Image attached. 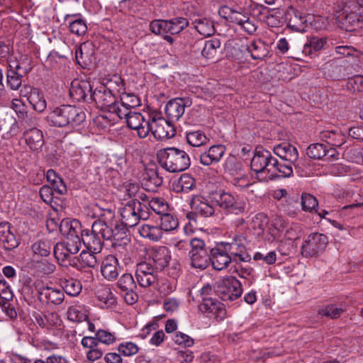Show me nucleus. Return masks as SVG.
Listing matches in <instances>:
<instances>
[{
    "label": "nucleus",
    "instance_id": "obj_1",
    "mask_svg": "<svg viewBox=\"0 0 363 363\" xmlns=\"http://www.w3.org/2000/svg\"><path fill=\"white\" fill-rule=\"evenodd\" d=\"M89 216L97 218L91 225V230L81 231V240L86 248L95 253H100L104 240H111L121 229L116 220L115 212L100 203H95L89 208Z\"/></svg>",
    "mask_w": 363,
    "mask_h": 363
},
{
    "label": "nucleus",
    "instance_id": "obj_2",
    "mask_svg": "<svg viewBox=\"0 0 363 363\" xmlns=\"http://www.w3.org/2000/svg\"><path fill=\"white\" fill-rule=\"evenodd\" d=\"M48 121L55 127L74 128L86 120L85 113L71 105H61L53 108L47 116Z\"/></svg>",
    "mask_w": 363,
    "mask_h": 363
},
{
    "label": "nucleus",
    "instance_id": "obj_3",
    "mask_svg": "<svg viewBox=\"0 0 363 363\" xmlns=\"http://www.w3.org/2000/svg\"><path fill=\"white\" fill-rule=\"evenodd\" d=\"M160 164L169 172H179L186 169L190 166L188 154L176 147H167L157 152Z\"/></svg>",
    "mask_w": 363,
    "mask_h": 363
},
{
    "label": "nucleus",
    "instance_id": "obj_4",
    "mask_svg": "<svg viewBox=\"0 0 363 363\" xmlns=\"http://www.w3.org/2000/svg\"><path fill=\"white\" fill-rule=\"evenodd\" d=\"M277 160L272 157L271 152L265 149L257 148L251 160V169L257 174V177L262 182L274 179Z\"/></svg>",
    "mask_w": 363,
    "mask_h": 363
},
{
    "label": "nucleus",
    "instance_id": "obj_5",
    "mask_svg": "<svg viewBox=\"0 0 363 363\" xmlns=\"http://www.w3.org/2000/svg\"><path fill=\"white\" fill-rule=\"evenodd\" d=\"M145 206L138 200H131L125 203L120 208V214L121 217V223L123 226L126 228H132L135 226L140 220H146L149 217V214L146 210L143 208ZM121 229V225L118 224Z\"/></svg>",
    "mask_w": 363,
    "mask_h": 363
},
{
    "label": "nucleus",
    "instance_id": "obj_6",
    "mask_svg": "<svg viewBox=\"0 0 363 363\" xmlns=\"http://www.w3.org/2000/svg\"><path fill=\"white\" fill-rule=\"evenodd\" d=\"M220 244L233 257V262H247L251 259L246 250L247 240L243 235L235 234L229 241L221 242Z\"/></svg>",
    "mask_w": 363,
    "mask_h": 363
},
{
    "label": "nucleus",
    "instance_id": "obj_7",
    "mask_svg": "<svg viewBox=\"0 0 363 363\" xmlns=\"http://www.w3.org/2000/svg\"><path fill=\"white\" fill-rule=\"evenodd\" d=\"M210 250L206 247L203 240L193 238L191 240V250L189 257L191 265L193 268L203 270L210 262Z\"/></svg>",
    "mask_w": 363,
    "mask_h": 363
},
{
    "label": "nucleus",
    "instance_id": "obj_8",
    "mask_svg": "<svg viewBox=\"0 0 363 363\" xmlns=\"http://www.w3.org/2000/svg\"><path fill=\"white\" fill-rule=\"evenodd\" d=\"M216 294L224 301H233L242 293V284L235 277L228 276L217 282Z\"/></svg>",
    "mask_w": 363,
    "mask_h": 363
},
{
    "label": "nucleus",
    "instance_id": "obj_9",
    "mask_svg": "<svg viewBox=\"0 0 363 363\" xmlns=\"http://www.w3.org/2000/svg\"><path fill=\"white\" fill-rule=\"evenodd\" d=\"M126 116H118L119 118H125L127 125L129 128L135 130L137 135L140 138H145L150 133L151 125L150 123V117L151 116L147 115V117L141 113L135 111H128Z\"/></svg>",
    "mask_w": 363,
    "mask_h": 363
},
{
    "label": "nucleus",
    "instance_id": "obj_10",
    "mask_svg": "<svg viewBox=\"0 0 363 363\" xmlns=\"http://www.w3.org/2000/svg\"><path fill=\"white\" fill-rule=\"evenodd\" d=\"M328 243L326 235L319 233H311L301 247V254L306 257L318 256L322 253Z\"/></svg>",
    "mask_w": 363,
    "mask_h": 363
},
{
    "label": "nucleus",
    "instance_id": "obj_11",
    "mask_svg": "<svg viewBox=\"0 0 363 363\" xmlns=\"http://www.w3.org/2000/svg\"><path fill=\"white\" fill-rule=\"evenodd\" d=\"M213 200L220 208L228 213L239 214L245 211V201L230 193H216L213 195Z\"/></svg>",
    "mask_w": 363,
    "mask_h": 363
},
{
    "label": "nucleus",
    "instance_id": "obj_12",
    "mask_svg": "<svg viewBox=\"0 0 363 363\" xmlns=\"http://www.w3.org/2000/svg\"><path fill=\"white\" fill-rule=\"evenodd\" d=\"M172 121L155 114L150 117V133L157 140L169 139L174 136L175 130Z\"/></svg>",
    "mask_w": 363,
    "mask_h": 363
},
{
    "label": "nucleus",
    "instance_id": "obj_13",
    "mask_svg": "<svg viewBox=\"0 0 363 363\" xmlns=\"http://www.w3.org/2000/svg\"><path fill=\"white\" fill-rule=\"evenodd\" d=\"M8 64L7 84L11 89L17 90L22 84L23 74L30 71V68L28 66L22 67L17 60L12 57L9 59Z\"/></svg>",
    "mask_w": 363,
    "mask_h": 363
},
{
    "label": "nucleus",
    "instance_id": "obj_14",
    "mask_svg": "<svg viewBox=\"0 0 363 363\" xmlns=\"http://www.w3.org/2000/svg\"><path fill=\"white\" fill-rule=\"evenodd\" d=\"M92 87L89 82L75 79L71 83L70 96L77 101L91 102Z\"/></svg>",
    "mask_w": 363,
    "mask_h": 363
},
{
    "label": "nucleus",
    "instance_id": "obj_15",
    "mask_svg": "<svg viewBox=\"0 0 363 363\" xmlns=\"http://www.w3.org/2000/svg\"><path fill=\"white\" fill-rule=\"evenodd\" d=\"M37 290L38 300L43 305L59 306L65 299L64 292L60 289L43 286Z\"/></svg>",
    "mask_w": 363,
    "mask_h": 363
},
{
    "label": "nucleus",
    "instance_id": "obj_16",
    "mask_svg": "<svg viewBox=\"0 0 363 363\" xmlns=\"http://www.w3.org/2000/svg\"><path fill=\"white\" fill-rule=\"evenodd\" d=\"M157 272L152 263L147 260L138 264L135 277L139 285L142 287H148L154 284L157 279Z\"/></svg>",
    "mask_w": 363,
    "mask_h": 363
},
{
    "label": "nucleus",
    "instance_id": "obj_17",
    "mask_svg": "<svg viewBox=\"0 0 363 363\" xmlns=\"http://www.w3.org/2000/svg\"><path fill=\"white\" fill-rule=\"evenodd\" d=\"M94 101L97 106L111 113L116 116V110L113 111V106H116L118 99L103 86L93 92L91 102Z\"/></svg>",
    "mask_w": 363,
    "mask_h": 363
},
{
    "label": "nucleus",
    "instance_id": "obj_18",
    "mask_svg": "<svg viewBox=\"0 0 363 363\" xmlns=\"http://www.w3.org/2000/svg\"><path fill=\"white\" fill-rule=\"evenodd\" d=\"M191 105L188 98H176L170 100L165 106V113L168 120L177 121L184 115L185 108Z\"/></svg>",
    "mask_w": 363,
    "mask_h": 363
},
{
    "label": "nucleus",
    "instance_id": "obj_19",
    "mask_svg": "<svg viewBox=\"0 0 363 363\" xmlns=\"http://www.w3.org/2000/svg\"><path fill=\"white\" fill-rule=\"evenodd\" d=\"M170 259L169 250L165 246H160L150 250L147 261L152 263L157 270H162L168 265Z\"/></svg>",
    "mask_w": 363,
    "mask_h": 363
},
{
    "label": "nucleus",
    "instance_id": "obj_20",
    "mask_svg": "<svg viewBox=\"0 0 363 363\" xmlns=\"http://www.w3.org/2000/svg\"><path fill=\"white\" fill-rule=\"evenodd\" d=\"M21 92L23 96L27 98L28 102L35 111L42 113L45 110L47 103L43 92L38 89L29 86H24Z\"/></svg>",
    "mask_w": 363,
    "mask_h": 363
},
{
    "label": "nucleus",
    "instance_id": "obj_21",
    "mask_svg": "<svg viewBox=\"0 0 363 363\" xmlns=\"http://www.w3.org/2000/svg\"><path fill=\"white\" fill-rule=\"evenodd\" d=\"M140 105V100L139 97L133 94L124 91L118 100L117 106L113 108L112 110H116V116H126L128 111H133V108Z\"/></svg>",
    "mask_w": 363,
    "mask_h": 363
},
{
    "label": "nucleus",
    "instance_id": "obj_22",
    "mask_svg": "<svg viewBox=\"0 0 363 363\" xmlns=\"http://www.w3.org/2000/svg\"><path fill=\"white\" fill-rule=\"evenodd\" d=\"M210 262L213 269L220 271L225 269L233 261V257L219 244L216 248L211 250Z\"/></svg>",
    "mask_w": 363,
    "mask_h": 363
},
{
    "label": "nucleus",
    "instance_id": "obj_23",
    "mask_svg": "<svg viewBox=\"0 0 363 363\" xmlns=\"http://www.w3.org/2000/svg\"><path fill=\"white\" fill-rule=\"evenodd\" d=\"M324 69L325 74L333 80L348 79L349 76L352 74L351 67L339 65L335 60L326 63Z\"/></svg>",
    "mask_w": 363,
    "mask_h": 363
},
{
    "label": "nucleus",
    "instance_id": "obj_24",
    "mask_svg": "<svg viewBox=\"0 0 363 363\" xmlns=\"http://www.w3.org/2000/svg\"><path fill=\"white\" fill-rule=\"evenodd\" d=\"M101 273L108 281L115 280L118 277L120 273V267L115 256L110 255L105 257L101 262Z\"/></svg>",
    "mask_w": 363,
    "mask_h": 363
},
{
    "label": "nucleus",
    "instance_id": "obj_25",
    "mask_svg": "<svg viewBox=\"0 0 363 363\" xmlns=\"http://www.w3.org/2000/svg\"><path fill=\"white\" fill-rule=\"evenodd\" d=\"M99 254L87 249L83 250L74 261L73 265L79 270H83L86 268L93 269L98 265Z\"/></svg>",
    "mask_w": 363,
    "mask_h": 363
},
{
    "label": "nucleus",
    "instance_id": "obj_26",
    "mask_svg": "<svg viewBox=\"0 0 363 363\" xmlns=\"http://www.w3.org/2000/svg\"><path fill=\"white\" fill-rule=\"evenodd\" d=\"M226 148L223 145H214L208 150L200 155V162L205 166H209L218 162L225 153Z\"/></svg>",
    "mask_w": 363,
    "mask_h": 363
},
{
    "label": "nucleus",
    "instance_id": "obj_27",
    "mask_svg": "<svg viewBox=\"0 0 363 363\" xmlns=\"http://www.w3.org/2000/svg\"><path fill=\"white\" fill-rule=\"evenodd\" d=\"M199 308L201 312L211 314L217 318H222L225 313L223 304L212 297L203 298Z\"/></svg>",
    "mask_w": 363,
    "mask_h": 363
},
{
    "label": "nucleus",
    "instance_id": "obj_28",
    "mask_svg": "<svg viewBox=\"0 0 363 363\" xmlns=\"http://www.w3.org/2000/svg\"><path fill=\"white\" fill-rule=\"evenodd\" d=\"M289 223L282 217L277 216L273 221L272 226L269 228L268 235L266 238L269 243L281 240V238Z\"/></svg>",
    "mask_w": 363,
    "mask_h": 363
},
{
    "label": "nucleus",
    "instance_id": "obj_29",
    "mask_svg": "<svg viewBox=\"0 0 363 363\" xmlns=\"http://www.w3.org/2000/svg\"><path fill=\"white\" fill-rule=\"evenodd\" d=\"M274 153L281 159L294 163L298 158L297 149L287 143H283L275 145L273 148Z\"/></svg>",
    "mask_w": 363,
    "mask_h": 363
},
{
    "label": "nucleus",
    "instance_id": "obj_30",
    "mask_svg": "<svg viewBox=\"0 0 363 363\" xmlns=\"http://www.w3.org/2000/svg\"><path fill=\"white\" fill-rule=\"evenodd\" d=\"M35 319L39 326L48 330L60 329L62 324L60 315L55 312L48 313L45 315L37 314Z\"/></svg>",
    "mask_w": 363,
    "mask_h": 363
},
{
    "label": "nucleus",
    "instance_id": "obj_31",
    "mask_svg": "<svg viewBox=\"0 0 363 363\" xmlns=\"http://www.w3.org/2000/svg\"><path fill=\"white\" fill-rule=\"evenodd\" d=\"M65 21H68L69 31L77 35L83 36L87 32V26L85 20L80 18V14H67Z\"/></svg>",
    "mask_w": 363,
    "mask_h": 363
},
{
    "label": "nucleus",
    "instance_id": "obj_32",
    "mask_svg": "<svg viewBox=\"0 0 363 363\" xmlns=\"http://www.w3.org/2000/svg\"><path fill=\"white\" fill-rule=\"evenodd\" d=\"M191 208L196 214L208 217L214 213L213 207L203 196H195L191 201Z\"/></svg>",
    "mask_w": 363,
    "mask_h": 363
},
{
    "label": "nucleus",
    "instance_id": "obj_33",
    "mask_svg": "<svg viewBox=\"0 0 363 363\" xmlns=\"http://www.w3.org/2000/svg\"><path fill=\"white\" fill-rule=\"evenodd\" d=\"M26 144L31 150H38L44 144L43 136L41 130L38 128H31L24 133Z\"/></svg>",
    "mask_w": 363,
    "mask_h": 363
},
{
    "label": "nucleus",
    "instance_id": "obj_34",
    "mask_svg": "<svg viewBox=\"0 0 363 363\" xmlns=\"http://www.w3.org/2000/svg\"><path fill=\"white\" fill-rule=\"evenodd\" d=\"M138 233L143 238L154 242L159 241L163 237V233L159 224H143L138 228Z\"/></svg>",
    "mask_w": 363,
    "mask_h": 363
},
{
    "label": "nucleus",
    "instance_id": "obj_35",
    "mask_svg": "<svg viewBox=\"0 0 363 363\" xmlns=\"http://www.w3.org/2000/svg\"><path fill=\"white\" fill-rule=\"evenodd\" d=\"M67 319L72 322L80 323L88 318V311L85 306L74 304L70 306L67 311Z\"/></svg>",
    "mask_w": 363,
    "mask_h": 363
},
{
    "label": "nucleus",
    "instance_id": "obj_36",
    "mask_svg": "<svg viewBox=\"0 0 363 363\" xmlns=\"http://www.w3.org/2000/svg\"><path fill=\"white\" fill-rule=\"evenodd\" d=\"M279 208L289 217H296L300 211L298 198L297 196H288L280 202Z\"/></svg>",
    "mask_w": 363,
    "mask_h": 363
},
{
    "label": "nucleus",
    "instance_id": "obj_37",
    "mask_svg": "<svg viewBox=\"0 0 363 363\" xmlns=\"http://www.w3.org/2000/svg\"><path fill=\"white\" fill-rule=\"evenodd\" d=\"M97 298L100 301L101 306L111 308L117 303V299L111 289L108 286H102L97 291Z\"/></svg>",
    "mask_w": 363,
    "mask_h": 363
},
{
    "label": "nucleus",
    "instance_id": "obj_38",
    "mask_svg": "<svg viewBox=\"0 0 363 363\" xmlns=\"http://www.w3.org/2000/svg\"><path fill=\"white\" fill-rule=\"evenodd\" d=\"M247 50L252 59L262 60L267 55L268 50L262 40H254L247 45Z\"/></svg>",
    "mask_w": 363,
    "mask_h": 363
},
{
    "label": "nucleus",
    "instance_id": "obj_39",
    "mask_svg": "<svg viewBox=\"0 0 363 363\" xmlns=\"http://www.w3.org/2000/svg\"><path fill=\"white\" fill-rule=\"evenodd\" d=\"M46 179L57 194H64L67 191V187L63 180L53 169H50L47 171Z\"/></svg>",
    "mask_w": 363,
    "mask_h": 363
},
{
    "label": "nucleus",
    "instance_id": "obj_40",
    "mask_svg": "<svg viewBox=\"0 0 363 363\" xmlns=\"http://www.w3.org/2000/svg\"><path fill=\"white\" fill-rule=\"evenodd\" d=\"M235 23L240 26L243 30L250 35L254 34L257 29V25L255 20L250 18L248 13L244 11H241Z\"/></svg>",
    "mask_w": 363,
    "mask_h": 363
},
{
    "label": "nucleus",
    "instance_id": "obj_41",
    "mask_svg": "<svg viewBox=\"0 0 363 363\" xmlns=\"http://www.w3.org/2000/svg\"><path fill=\"white\" fill-rule=\"evenodd\" d=\"M103 86L113 94V95H115V97L117 99L125 91L123 81L118 75L113 76L107 81L106 85Z\"/></svg>",
    "mask_w": 363,
    "mask_h": 363
},
{
    "label": "nucleus",
    "instance_id": "obj_42",
    "mask_svg": "<svg viewBox=\"0 0 363 363\" xmlns=\"http://www.w3.org/2000/svg\"><path fill=\"white\" fill-rule=\"evenodd\" d=\"M162 233H168L176 230L179 226L177 217L170 213H164L160 217L159 224Z\"/></svg>",
    "mask_w": 363,
    "mask_h": 363
},
{
    "label": "nucleus",
    "instance_id": "obj_43",
    "mask_svg": "<svg viewBox=\"0 0 363 363\" xmlns=\"http://www.w3.org/2000/svg\"><path fill=\"white\" fill-rule=\"evenodd\" d=\"M195 29L205 37L210 36L214 33V25L212 21L208 18H198L194 21Z\"/></svg>",
    "mask_w": 363,
    "mask_h": 363
},
{
    "label": "nucleus",
    "instance_id": "obj_44",
    "mask_svg": "<svg viewBox=\"0 0 363 363\" xmlns=\"http://www.w3.org/2000/svg\"><path fill=\"white\" fill-rule=\"evenodd\" d=\"M167 33L175 35L182 32L189 25V21L186 18L177 17L167 20Z\"/></svg>",
    "mask_w": 363,
    "mask_h": 363
},
{
    "label": "nucleus",
    "instance_id": "obj_45",
    "mask_svg": "<svg viewBox=\"0 0 363 363\" xmlns=\"http://www.w3.org/2000/svg\"><path fill=\"white\" fill-rule=\"evenodd\" d=\"M78 230H80V223L76 219L72 220L64 219L60 225L61 233L67 237L78 235Z\"/></svg>",
    "mask_w": 363,
    "mask_h": 363
},
{
    "label": "nucleus",
    "instance_id": "obj_46",
    "mask_svg": "<svg viewBox=\"0 0 363 363\" xmlns=\"http://www.w3.org/2000/svg\"><path fill=\"white\" fill-rule=\"evenodd\" d=\"M187 143L192 147H201L206 144L208 138L201 130L188 132L186 133Z\"/></svg>",
    "mask_w": 363,
    "mask_h": 363
},
{
    "label": "nucleus",
    "instance_id": "obj_47",
    "mask_svg": "<svg viewBox=\"0 0 363 363\" xmlns=\"http://www.w3.org/2000/svg\"><path fill=\"white\" fill-rule=\"evenodd\" d=\"M62 287L63 292H65L70 296H77L82 291L81 283L74 279H69L62 281Z\"/></svg>",
    "mask_w": 363,
    "mask_h": 363
},
{
    "label": "nucleus",
    "instance_id": "obj_48",
    "mask_svg": "<svg viewBox=\"0 0 363 363\" xmlns=\"http://www.w3.org/2000/svg\"><path fill=\"white\" fill-rule=\"evenodd\" d=\"M196 186L195 179L189 174H183L178 179L176 184L177 191L188 192Z\"/></svg>",
    "mask_w": 363,
    "mask_h": 363
},
{
    "label": "nucleus",
    "instance_id": "obj_49",
    "mask_svg": "<svg viewBox=\"0 0 363 363\" xmlns=\"http://www.w3.org/2000/svg\"><path fill=\"white\" fill-rule=\"evenodd\" d=\"M69 250L65 247L64 242H58L54 247V255L59 264L61 265H67V262L69 261L72 255Z\"/></svg>",
    "mask_w": 363,
    "mask_h": 363
},
{
    "label": "nucleus",
    "instance_id": "obj_50",
    "mask_svg": "<svg viewBox=\"0 0 363 363\" xmlns=\"http://www.w3.org/2000/svg\"><path fill=\"white\" fill-rule=\"evenodd\" d=\"M220 46V42L218 38H212L206 40L201 54L204 57L211 59L216 55L217 49H218Z\"/></svg>",
    "mask_w": 363,
    "mask_h": 363
},
{
    "label": "nucleus",
    "instance_id": "obj_51",
    "mask_svg": "<svg viewBox=\"0 0 363 363\" xmlns=\"http://www.w3.org/2000/svg\"><path fill=\"white\" fill-rule=\"evenodd\" d=\"M301 199V208L303 211L308 213L317 211L318 202L315 196L309 194L303 193Z\"/></svg>",
    "mask_w": 363,
    "mask_h": 363
},
{
    "label": "nucleus",
    "instance_id": "obj_52",
    "mask_svg": "<svg viewBox=\"0 0 363 363\" xmlns=\"http://www.w3.org/2000/svg\"><path fill=\"white\" fill-rule=\"evenodd\" d=\"M269 222V219L267 215L263 213H257L252 219V228L257 231V235H260L267 228Z\"/></svg>",
    "mask_w": 363,
    "mask_h": 363
},
{
    "label": "nucleus",
    "instance_id": "obj_53",
    "mask_svg": "<svg viewBox=\"0 0 363 363\" xmlns=\"http://www.w3.org/2000/svg\"><path fill=\"white\" fill-rule=\"evenodd\" d=\"M116 286L120 290V293L135 289L136 288V284L132 274L128 273L123 274L119 278L116 283Z\"/></svg>",
    "mask_w": 363,
    "mask_h": 363
},
{
    "label": "nucleus",
    "instance_id": "obj_54",
    "mask_svg": "<svg viewBox=\"0 0 363 363\" xmlns=\"http://www.w3.org/2000/svg\"><path fill=\"white\" fill-rule=\"evenodd\" d=\"M306 16L298 11L294 12V16L290 19L289 22L291 27L294 30L301 33L306 31Z\"/></svg>",
    "mask_w": 363,
    "mask_h": 363
},
{
    "label": "nucleus",
    "instance_id": "obj_55",
    "mask_svg": "<svg viewBox=\"0 0 363 363\" xmlns=\"http://www.w3.org/2000/svg\"><path fill=\"white\" fill-rule=\"evenodd\" d=\"M345 24L347 26V30H350L361 28L363 26V16L355 12H351L346 15Z\"/></svg>",
    "mask_w": 363,
    "mask_h": 363
},
{
    "label": "nucleus",
    "instance_id": "obj_56",
    "mask_svg": "<svg viewBox=\"0 0 363 363\" xmlns=\"http://www.w3.org/2000/svg\"><path fill=\"white\" fill-rule=\"evenodd\" d=\"M326 143H314L308 146L307 155L313 159L320 160L325 155Z\"/></svg>",
    "mask_w": 363,
    "mask_h": 363
},
{
    "label": "nucleus",
    "instance_id": "obj_57",
    "mask_svg": "<svg viewBox=\"0 0 363 363\" xmlns=\"http://www.w3.org/2000/svg\"><path fill=\"white\" fill-rule=\"evenodd\" d=\"M149 207L157 214L162 216L167 212L169 206L164 199L153 197L149 201Z\"/></svg>",
    "mask_w": 363,
    "mask_h": 363
},
{
    "label": "nucleus",
    "instance_id": "obj_58",
    "mask_svg": "<svg viewBox=\"0 0 363 363\" xmlns=\"http://www.w3.org/2000/svg\"><path fill=\"white\" fill-rule=\"evenodd\" d=\"M242 11V9L237 11L229 6H223L219 9L218 13L221 18L235 23Z\"/></svg>",
    "mask_w": 363,
    "mask_h": 363
},
{
    "label": "nucleus",
    "instance_id": "obj_59",
    "mask_svg": "<svg viewBox=\"0 0 363 363\" xmlns=\"http://www.w3.org/2000/svg\"><path fill=\"white\" fill-rule=\"evenodd\" d=\"M11 108L16 112L19 119L23 121H28V116L26 106L24 103L18 99L12 100Z\"/></svg>",
    "mask_w": 363,
    "mask_h": 363
},
{
    "label": "nucleus",
    "instance_id": "obj_60",
    "mask_svg": "<svg viewBox=\"0 0 363 363\" xmlns=\"http://www.w3.org/2000/svg\"><path fill=\"white\" fill-rule=\"evenodd\" d=\"M345 311L343 307H337L335 305H328L318 311V314L321 316H326L330 318H337L340 316Z\"/></svg>",
    "mask_w": 363,
    "mask_h": 363
},
{
    "label": "nucleus",
    "instance_id": "obj_61",
    "mask_svg": "<svg viewBox=\"0 0 363 363\" xmlns=\"http://www.w3.org/2000/svg\"><path fill=\"white\" fill-rule=\"evenodd\" d=\"M139 348L135 343L123 342L118 345V351L125 357H130L138 353Z\"/></svg>",
    "mask_w": 363,
    "mask_h": 363
},
{
    "label": "nucleus",
    "instance_id": "obj_62",
    "mask_svg": "<svg viewBox=\"0 0 363 363\" xmlns=\"http://www.w3.org/2000/svg\"><path fill=\"white\" fill-rule=\"evenodd\" d=\"M65 247L69 250V253L72 255L77 254L81 247V237L78 235H74L72 236L67 237L65 241L63 242Z\"/></svg>",
    "mask_w": 363,
    "mask_h": 363
},
{
    "label": "nucleus",
    "instance_id": "obj_63",
    "mask_svg": "<svg viewBox=\"0 0 363 363\" xmlns=\"http://www.w3.org/2000/svg\"><path fill=\"white\" fill-rule=\"evenodd\" d=\"M323 137L327 140L326 144L331 146L340 147L345 142V137L335 131L325 133Z\"/></svg>",
    "mask_w": 363,
    "mask_h": 363
},
{
    "label": "nucleus",
    "instance_id": "obj_64",
    "mask_svg": "<svg viewBox=\"0 0 363 363\" xmlns=\"http://www.w3.org/2000/svg\"><path fill=\"white\" fill-rule=\"evenodd\" d=\"M32 250L35 255L47 257L50 255L51 245L46 241H38L33 244Z\"/></svg>",
    "mask_w": 363,
    "mask_h": 363
}]
</instances>
